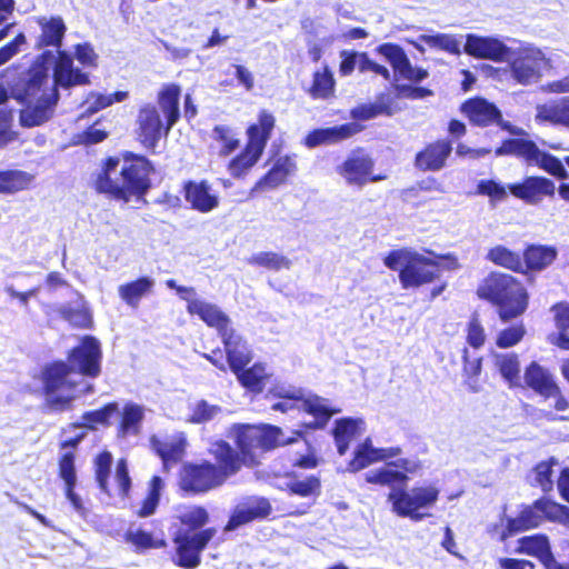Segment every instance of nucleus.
<instances>
[{
	"label": "nucleus",
	"instance_id": "f257e3e1",
	"mask_svg": "<svg viewBox=\"0 0 569 569\" xmlns=\"http://www.w3.org/2000/svg\"><path fill=\"white\" fill-rule=\"evenodd\" d=\"M69 365L56 362L42 372L46 406L51 411H64L72 401L91 390L82 376L97 377L100 373L101 348L90 336L82 339L68 358Z\"/></svg>",
	"mask_w": 569,
	"mask_h": 569
},
{
	"label": "nucleus",
	"instance_id": "f03ea898",
	"mask_svg": "<svg viewBox=\"0 0 569 569\" xmlns=\"http://www.w3.org/2000/svg\"><path fill=\"white\" fill-rule=\"evenodd\" d=\"M12 97L22 108L20 109V124L26 128L41 126L54 112L59 100L58 89L40 71L23 72L18 78L9 76L0 83V104Z\"/></svg>",
	"mask_w": 569,
	"mask_h": 569
},
{
	"label": "nucleus",
	"instance_id": "7ed1b4c3",
	"mask_svg": "<svg viewBox=\"0 0 569 569\" xmlns=\"http://www.w3.org/2000/svg\"><path fill=\"white\" fill-rule=\"evenodd\" d=\"M150 162L143 157L109 158L96 179L101 193L128 202L131 197L142 196L150 187Z\"/></svg>",
	"mask_w": 569,
	"mask_h": 569
},
{
	"label": "nucleus",
	"instance_id": "20e7f679",
	"mask_svg": "<svg viewBox=\"0 0 569 569\" xmlns=\"http://www.w3.org/2000/svg\"><path fill=\"white\" fill-rule=\"evenodd\" d=\"M210 452L218 460L219 467L211 463L192 466L186 469L181 488L186 491L203 492L222 485L226 479L240 470V459L224 441L211 445Z\"/></svg>",
	"mask_w": 569,
	"mask_h": 569
},
{
	"label": "nucleus",
	"instance_id": "39448f33",
	"mask_svg": "<svg viewBox=\"0 0 569 569\" xmlns=\"http://www.w3.org/2000/svg\"><path fill=\"white\" fill-rule=\"evenodd\" d=\"M179 97L180 88L176 84L167 86L159 92L158 103L166 117V126L154 106L146 104L140 108L137 118L138 134L144 147L154 148L162 134H167L177 122L180 114Z\"/></svg>",
	"mask_w": 569,
	"mask_h": 569
},
{
	"label": "nucleus",
	"instance_id": "423d86ee",
	"mask_svg": "<svg viewBox=\"0 0 569 569\" xmlns=\"http://www.w3.org/2000/svg\"><path fill=\"white\" fill-rule=\"evenodd\" d=\"M477 293L498 306L502 321L521 316L528 307L526 289L510 274L491 273L478 287Z\"/></svg>",
	"mask_w": 569,
	"mask_h": 569
},
{
	"label": "nucleus",
	"instance_id": "0eeeda50",
	"mask_svg": "<svg viewBox=\"0 0 569 569\" xmlns=\"http://www.w3.org/2000/svg\"><path fill=\"white\" fill-rule=\"evenodd\" d=\"M385 264L391 270L399 271L403 289L418 288L439 277V264L435 260L408 249L391 251L385 258Z\"/></svg>",
	"mask_w": 569,
	"mask_h": 569
},
{
	"label": "nucleus",
	"instance_id": "6e6552de",
	"mask_svg": "<svg viewBox=\"0 0 569 569\" xmlns=\"http://www.w3.org/2000/svg\"><path fill=\"white\" fill-rule=\"evenodd\" d=\"M34 71L44 74L54 89L89 83L88 76L74 67L71 53L66 50H44L27 70Z\"/></svg>",
	"mask_w": 569,
	"mask_h": 569
},
{
	"label": "nucleus",
	"instance_id": "1a4fd4ad",
	"mask_svg": "<svg viewBox=\"0 0 569 569\" xmlns=\"http://www.w3.org/2000/svg\"><path fill=\"white\" fill-rule=\"evenodd\" d=\"M439 495L440 490L436 485L417 486L410 489L393 488L387 500L397 516L417 522L431 516L429 510L436 506Z\"/></svg>",
	"mask_w": 569,
	"mask_h": 569
},
{
	"label": "nucleus",
	"instance_id": "9d476101",
	"mask_svg": "<svg viewBox=\"0 0 569 569\" xmlns=\"http://www.w3.org/2000/svg\"><path fill=\"white\" fill-rule=\"evenodd\" d=\"M511 78L521 86H530L540 81L551 61L538 47L529 42H518L512 47L508 59Z\"/></svg>",
	"mask_w": 569,
	"mask_h": 569
},
{
	"label": "nucleus",
	"instance_id": "9b49d317",
	"mask_svg": "<svg viewBox=\"0 0 569 569\" xmlns=\"http://www.w3.org/2000/svg\"><path fill=\"white\" fill-rule=\"evenodd\" d=\"M232 433L240 449V455L234 451L240 459V467L254 462L257 449L269 450L293 441L292 438L284 437L281 429L273 426H237Z\"/></svg>",
	"mask_w": 569,
	"mask_h": 569
},
{
	"label": "nucleus",
	"instance_id": "f8f14e48",
	"mask_svg": "<svg viewBox=\"0 0 569 569\" xmlns=\"http://www.w3.org/2000/svg\"><path fill=\"white\" fill-rule=\"evenodd\" d=\"M274 117L267 110L259 113L258 123L248 128V143L244 151L229 162L228 170L232 177H242L259 160L274 128Z\"/></svg>",
	"mask_w": 569,
	"mask_h": 569
},
{
	"label": "nucleus",
	"instance_id": "ddd939ff",
	"mask_svg": "<svg viewBox=\"0 0 569 569\" xmlns=\"http://www.w3.org/2000/svg\"><path fill=\"white\" fill-rule=\"evenodd\" d=\"M545 518L569 525V508L548 499L537 500L532 506L525 508L518 518L507 520L500 539L503 541L519 531L538 527Z\"/></svg>",
	"mask_w": 569,
	"mask_h": 569
},
{
	"label": "nucleus",
	"instance_id": "4468645a",
	"mask_svg": "<svg viewBox=\"0 0 569 569\" xmlns=\"http://www.w3.org/2000/svg\"><path fill=\"white\" fill-rule=\"evenodd\" d=\"M375 161L363 149L350 152L346 160L337 168L338 174L348 186L362 188L368 182L385 180V174H373Z\"/></svg>",
	"mask_w": 569,
	"mask_h": 569
},
{
	"label": "nucleus",
	"instance_id": "2eb2a0df",
	"mask_svg": "<svg viewBox=\"0 0 569 569\" xmlns=\"http://www.w3.org/2000/svg\"><path fill=\"white\" fill-rule=\"evenodd\" d=\"M214 528H208L197 533L179 531L176 535L178 565L188 569H193L200 563V553L216 536Z\"/></svg>",
	"mask_w": 569,
	"mask_h": 569
},
{
	"label": "nucleus",
	"instance_id": "dca6fc26",
	"mask_svg": "<svg viewBox=\"0 0 569 569\" xmlns=\"http://www.w3.org/2000/svg\"><path fill=\"white\" fill-rule=\"evenodd\" d=\"M267 397H276L289 401H301V408L321 420L322 423H326L332 415L340 412V409L330 408L327 399L318 396H309L302 399L300 389L283 383L273 386L268 391Z\"/></svg>",
	"mask_w": 569,
	"mask_h": 569
},
{
	"label": "nucleus",
	"instance_id": "f3484780",
	"mask_svg": "<svg viewBox=\"0 0 569 569\" xmlns=\"http://www.w3.org/2000/svg\"><path fill=\"white\" fill-rule=\"evenodd\" d=\"M461 111L469 118L470 122L476 126L485 127L491 123H498L512 134L523 133L521 129L502 124L501 113L498 108L483 98L469 99L461 106Z\"/></svg>",
	"mask_w": 569,
	"mask_h": 569
},
{
	"label": "nucleus",
	"instance_id": "a211bd4d",
	"mask_svg": "<svg viewBox=\"0 0 569 569\" xmlns=\"http://www.w3.org/2000/svg\"><path fill=\"white\" fill-rule=\"evenodd\" d=\"M512 47L507 46L495 37L468 34L465 44L466 53L480 59L495 62H505Z\"/></svg>",
	"mask_w": 569,
	"mask_h": 569
},
{
	"label": "nucleus",
	"instance_id": "6ab92c4d",
	"mask_svg": "<svg viewBox=\"0 0 569 569\" xmlns=\"http://www.w3.org/2000/svg\"><path fill=\"white\" fill-rule=\"evenodd\" d=\"M377 51L392 66L396 77L413 82H420L428 77L427 70L411 64L406 52L399 46L383 43L377 48Z\"/></svg>",
	"mask_w": 569,
	"mask_h": 569
},
{
	"label": "nucleus",
	"instance_id": "aec40b11",
	"mask_svg": "<svg viewBox=\"0 0 569 569\" xmlns=\"http://www.w3.org/2000/svg\"><path fill=\"white\" fill-rule=\"evenodd\" d=\"M509 191L528 204H539L543 197H553L556 184L545 177H527L522 182L510 184Z\"/></svg>",
	"mask_w": 569,
	"mask_h": 569
},
{
	"label": "nucleus",
	"instance_id": "412c9836",
	"mask_svg": "<svg viewBox=\"0 0 569 569\" xmlns=\"http://www.w3.org/2000/svg\"><path fill=\"white\" fill-rule=\"evenodd\" d=\"M33 21L39 27V34L36 39L34 48H53L61 50L63 38L67 32L64 20L60 16H38Z\"/></svg>",
	"mask_w": 569,
	"mask_h": 569
},
{
	"label": "nucleus",
	"instance_id": "4be33fe9",
	"mask_svg": "<svg viewBox=\"0 0 569 569\" xmlns=\"http://www.w3.org/2000/svg\"><path fill=\"white\" fill-rule=\"evenodd\" d=\"M187 311L191 316H198L209 327L216 328L220 336L231 328L229 317L217 305L206 301L197 295L189 299Z\"/></svg>",
	"mask_w": 569,
	"mask_h": 569
},
{
	"label": "nucleus",
	"instance_id": "5701e85b",
	"mask_svg": "<svg viewBox=\"0 0 569 569\" xmlns=\"http://www.w3.org/2000/svg\"><path fill=\"white\" fill-rule=\"evenodd\" d=\"M184 197L192 209L202 213L214 210L220 202L218 192L206 180L187 182Z\"/></svg>",
	"mask_w": 569,
	"mask_h": 569
},
{
	"label": "nucleus",
	"instance_id": "b1692460",
	"mask_svg": "<svg viewBox=\"0 0 569 569\" xmlns=\"http://www.w3.org/2000/svg\"><path fill=\"white\" fill-rule=\"evenodd\" d=\"M401 453L399 447L375 448L369 438L359 445L353 459L349 462L348 470L357 472L375 462L386 461Z\"/></svg>",
	"mask_w": 569,
	"mask_h": 569
},
{
	"label": "nucleus",
	"instance_id": "393cba45",
	"mask_svg": "<svg viewBox=\"0 0 569 569\" xmlns=\"http://www.w3.org/2000/svg\"><path fill=\"white\" fill-rule=\"evenodd\" d=\"M152 449L162 459L164 469L178 462L186 449L187 440L182 432L166 436H152L150 439Z\"/></svg>",
	"mask_w": 569,
	"mask_h": 569
},
{
	"label": "nucleus",
	"instance_id": "a878e982",
	"mask_svg": "<svg viewBox=\"0 0 569 569\" xmlns=\"http://www.w3.org/2000/svg\"><path fill=\"white\" fill-rule=\"evenodd\" d=\"M271 511L269 501L264 498H252L238 505L230 516L224 531H232L257 518L267 517Z\"/></svg>",
	"mask_w": 569,
	"mask_h": 569
},
{
	"label": "nucleus",
	"instance_id": "bb28decb",
	"mask_svg": "<svg viewBox=\"0 0 569 569\" xmlns=\"http://www.w3.org/2000/svg\"><path fill=\"white\" fill-rule=\"evenodd\" d=\"M224 345L227 360L232 372H239L251 360V352L247 342L238 335L233 328H230L220 336Z\"/></svg>",
	"mask_w": 569,
	"mask_h": 569
},
{
	"label": "nucleus",
	"instance_id": "cd10ccee",
	"mask_svg": "<svg viewBox=\"0 0 569 569\" xmlns=\"http://www.w3.org/2000/svg\"><path fill=\"white\" fill-rule=\"evenodd\" d=\"M359 131H361V127L355 122L316 129L306 137L305 143L309 148L321 144H333L352 137Z\"/></svg>",
	"mask_w": 569,
	"mask_h": 569
},
{
	"label": "nucleus",
	"instance_id": "c85d7f7f",
	"mask_svg": "<svg viewBox=\"0 0 569 569\" xmlns=\"http://www.w3.org/2000/svg\"><path fill=\"white\" fill-rule=\"evenodd\" d=\"M518 552L537 557L546 569H569L555 560L546 536L537 535L521 538Z\"/></svg>",
	"mask_w": 569,
	"mask_h": 569
},
{
	"label": "nucleus",
	"instance_id": "c756f323",
	"mask_svg": "<svg viewBox=\"0 0 569 569\" xmlns=\"http://www.w3.org/2000/svg\"><path fill=\"white\" fill-rule=\"evenodd\" d=\"M535 119L538 122H549L569 129V96L548 103L538 104Z\"/></svg>",
	"mask_w": 569,
	"mask_h": 569
},
{
	"label": "nucleus",
	"instance_id": "7c9ffc66",
	"mask_svg": "<svg viewBox=\"0 0 569 569\" xmlns=\"http://www.w3.org/2000/svg\"><path fill=\"white\" fill-rule=\"evenodd\" d=\"M451 150L452 147L449 141H437L417 154V166L423 170L438 171L445 166Z\"/></svg>",
	"mask_w": 569,
	"mask_h": 569
},
{
	"label": "nucleus",
	"instance_id": "2f4dec72",
	"mask_svg": "<svg viewBox=\"0 0 569 569\" xmlns=\"http://www.w3.org/2000/svg\"><path fill=\"white\" fill-rule=\"evenodd\" d=\"M366 430V423L361 418H342L336 421L333 430L338 452L342 456L347 452L349 443L361 436Z\"/></svg>",
	"mask_w": 569,
	"mask_h": 569
},
{
	"label": "nucleus",
	"instance_id": "473e14b6",
	"mask_svg": "<svg viewBox=\"0 0 569 569\" xmlns=\"http://www.w3.org/2000/svg\"><path fill=\"white\" fill-rule=\"evenodd\" d=\"M57 311L64 320L74 327L88 328L92 323L91 312L82 296L78 295L74 301L60 305Z\"/></svg>",
	"mask_w": 569,
	"mask_h": 569
},
{
	"label": "nucleus",
	"instance_id": "72a5a7b5",
	"mask_svg": "<svg viewBox=\"0 0 569 569\" xmlns=\"http://www.w3.org/2000/svg\"><path fill=\"white\" fill-rule=\"evenodd\" d=\"M525 381L528 387L533 389L542 397L556 392L557 383L555 382L552 375L536 362H532L526 369Z\"/></svg>",
	"mask_w": 569,
	"mask_h": 569
},
{
	"label": "nucleus",
	"instance_id": "f704fd0d",
	"mask_svg": "<svg viewBox=\"0 0 569 569\" xmlns=\"http://www.w3.org/2000/svg\"><path fill=\"white\" fill-rule=\"evenodd\" d=\"M144 418V408L140 405L128 402L121 411V421L118 427V436L126 438L128 436H138L141 423Z\"/></svg>",
	"mask_w": 569,
	"mask_h": 569
},
{
	"label": "nucleus",
	"instance_id": "c9c22d12",
	"mask_svg": "<svg viewBox=\"0 0 569 569\" xmlns=\"http://www.w3.org/2000/svg\"><path fill=\"white\" fill-rule=\"evenodd\" d=\"M153 287V279L149 277H142L134 281L120 284L118 288V293L128 306L138 308L140 300L150 293Z\"/></svg>",
	"mask_w": 569,
	"mask_h": 569
},
{
	"label": "nucleus",
	"instance_id": "e433bc0d",
	"mask_svg": "<svg viewBox=\"0 0 569 569\" xmlns=\"http://www.w3.org/2000/svg\"><path fill=\"white\" fill-rule=\"evenodd\" d=\"M241 385L252 392H261L270 381L272 373L262 363H256L247 370L234 372Z\"/></svg>",
	"mask_w": 569,
	"mask_h": 569
},
{
	"label": "nucleus",
	"instance_id": "4c0bfd02",
	"mask_svg": "<svg viewBox=\"0 0 569 569\" xmlns=\"http://www.w3.org/2000/svg\"><path fill=\"white\" fill-rule=\"evenodd\" d=\"M538 149V146L531 140L508 139L496 150V156H517L525 159L530 166L532 164V160L535 159Z\"/></svg>",
	"mask_w": 569,
	"mask_h": 569
},
{
	"label": "nucleus",
	"instance_id": "58836bf2",
	"mask_svg": "<svg viewBox=\"0 0 569 569\" xmlns=\"http://www.w3.org/2000/svg\"><path fill=\"white\" fill-rule=\"evenodd\" d=\"M365 480L368 483L390 487L392 490L396 488V483H407L408 477L405 472L393 469L391 462H389L385 467L376 468L366 472Z\"/></svg>",
	"mask_w": 569,
	"mask_h": 569
},
{
	"label": "nucleus",
	"instance_id": "ea45409f",
	"mask_svg": "<svg viewBox=\"0 0 569 569\" xmlns=\"http://www.w3.org/2000/svg\"><path fill=\"white\" fill-rule=\"evenodd\" d=\"M419 42L433 49L443 50L452 54H460L461 42L452 34L433 33L419 36L418 42L413 44L419 51L423 52L425 49Z\"/></svg>",
	"mask_w": 569,
	"mask_h": 569
},
{
	"label": "nucleus",
	"instance_id": "a19ab883",
	"mask_svg": "<svg viewBox=\"0 0 569 569\" xmlns=\"http://www.w3.org/2000/svg\"><path fill=\"white\" fill-rule=\"evenodd\" d=\"M553 312L556 333L550 336V342L560 349L569 350V306H556Z\"/></svg>",
	"mask_w": 569,
	"mask_h": 569
},
{
	"label": "nucleus",
	"instance_id": "79ce46f5",
	"mask_svg": "<svg viewBox=\"0 0 569 569\" xmlns=\"http://www.w3.org/2000/svg\"><path fill=\"white\" fill-rule=\"evenodd\" d=\"M248 262L252 266L263 267L271 271H279L282 269H290L291 260L278 252L273 251H260L253 253Z\"/></svg>",
	"mask_w": 569,
	"mask_h": 569
},
{
	"label": "nucleus",
	"instance_id": "37998d69",
	"mask_svg": "<svg viewBox=\"0 0 569 569\" xmlns=\"http://www.w3.org/2000/svg\"><path fill=\"white\" fill-rule=\"evenodd\" d=\"M33 177L24 171L10 170L0 172V193H13L27 189Z\"/></svg>",
	"mask_w": 569,
	"mask_h": 569
},
{
	"label": "nucleus",
	"instance_id": "c03bdc74",
	"mask_svg": "<svg viewBox=\"0 0 569 569\" xmlns=\"http://www.w3.org/2000/svg\"><path fill=\"white\" fill-rule=\"evenodd\" d=\"M127 97V91H117L114 93L108 94L91 92L84 100L82 108L84 109V112L92 114L113 104L114 102H121L126 100Z\"/></svg>",
	"mask_w": 569,
	"mask_h": 569
},
{
	"label": "nucleus",
	"instance_id": "a18cd8bd",
	"mask_svg": "<svg viewBox=\"0 0 569 569\" xmlns=\"http://www.w3.org/2000/svg\"><path fill=\"white\" fill-rule=\"evenodd\" d=\"M531 166H537L538 168L542 169L547 173L558 179L566 180L569 178V172L565 168L562 161L559 158L552 156L551 153H548L540 149H538V151L536 152Z\"/></svg>",
	"mask_w": 569,
	"mask_h": 569
},
{
	"label": "nucleus",
	"instance_id": "49530a36",
	"mask_svg": "<svg viewBox=\"0 0 569 569\" xmlns=\"http://www.w3.org/2000/svg\"><path fill=\"white\" fill-rule=\"evenodd\" d=\"M176 517L192 530L203 527L209 520L207 510L199 506H179L176 509Z\"/></svg>",
	"mask_w": 569,
	"mask_h": 569
},
{
	"label": "nucleus",
	"instance_id": "de8ad7c7",
	"mask_svg": "<svg viewBox=\"0 0 569 569\" xmlns=\"http://www.w3.org/2000/svg\"><path fill=\"white\" fill-rule=\"evenodd\" d=\"M557 251L551 247H530L525 252V261L529 269L541 270L548 267L556 259Z\"/></svg>",
	"mask_w": 569,
	"mask_h": 569
},
{
	"label": "nucleus",
	"instance_id": "09e8293b",
	"mask_svg": "<svg viewBox=\"0 0 569 569\" xmlns=\"http://www.w3.org/2000/svg\"><path fill=\"white\" fill-rule=\"evenodd\" d=\"M487 259L497 266L519 271L522 268V258L519 253L509 250L503 246H496L487 253Z\"/></svg>",
	"mask_w": 569,
	"mask_h": 569
},
{
	"label": "nucleus",
	"instance_id": "8fccbe9b",
	"mask_svg": "<svg viewBox=\"0 0 569 569\" xmlns=\"http://www.w3.org/2000/svg\"><path fill=\"white\" fill-rule=\"evenodd\" d=\"M495 366L501 376L510 383L519 379L520 365L515 353H495Z\"/></svg>",
	"mask_w": 569,
	"mask_h": 569
},
{
	"label": "nucleus",
	"instance_id": "3c124183",
	"mask_svg": "<svg viewBox=\"0 0 569 569\" xmlns=\"http://www.w3.org/2000/svg\"><path fill=\"white\" fill-rule=\"evenodd\" d=\"M212 138L219 146V154L228 156L239 147L237 133L228 126H217L212 131Z\"/></svg>",
	"mask_w": 569,
	"mask_h": 569
},
{
	"label": "nucleus",
	"instance_id": "603ef678",
	"mask_svg": "<svg viewBox=\"0 0 569 569\" xmlns=\"http://www.w3.org/2000/svg\"><path fill=\"white\" fill-rule=\"evenodd\" d=\"M335 89V80L330 70L326 67L321 71H316L313 74V83L310 89V94L316 99H326L330 97Z\"/></svg>",
	"mask_w": 569,
	"mask_h": 569
},
{
	"label": "nucleus",
	"instance_id": "864d4df0",
	"mask_svg": "<svg viewBox=\"0 0 569 569\" xmlns=\"http://www.w3.org/2000/svg\"><path fill=\"white\" fill-rule=\"evenodd\" d=\"M118 411L117 403H109L101 409L83 413L81 427L94 428L96 425H103Z\"/></svg>",
	"mask_w": 569,
	"mask_h": 569
},
{
	"label": "nucleus",
	"instance_id": "5fc2aeb1",
	"mask_svg": "<svg viewBox=\"0 0 569 569\" xmlns=\"http://www.w3.org/2000/svg\"><path fill=\"white\" fill-rule=\"evenodd\" d=\"M220 413L221 408L219 406L211 405L206 400H201L193 407L189 421L192 423H203L214 419Z\"/></svg>",
	"mask_w": 569,
	"mask_h": 569
},
{
	"label": "nucleus",
	"instance_id": "6e6d98bb",
	"mask_svg": "<svg viewBox=\"0 0 569 569\" xmlns=\"http://www.w3.org/2000/svg\"><path fill=\"white\" fill-rule=\"evenodd\" d=\"M163 488V481L160 477H153L150 482V491L146 498L142 508L139 510L140 517L152 515L158 506L160 492Z\"/></svg>",
	"mask_w": 569,
	"mask_h": 569
},
{
	"label": "nucleus",
	"instance_id": "4d7b16f0",
	"mask_svg": "<svg viewBox=\"0 0 569 569\" xmlns=\"http://www.w3.org/2000/svg\"><path fill=\"white\" fill-rule=\"evenodd\" d=\"M557 465V462L551 459L549 461H542L537 465L535 468V482L543 490V491H550L553 488V480H552V466Z\"/></svg>",
	"mask_w": 569,
	"mask_h": 569
},
{
	"label": "nucleus",
	"instance_id": "13d9d810",
	"mask_svg": "<svg viewBox=\"0 0 569 569\" xmlns=\"http://www.w3.org/2000/svg\"><path fill=\"white\" fill-rule=\"evenodd\" d=\"M525 328L522 323H517L505 330H501L498 336L496 343L499 348H510L517 345L525 336Z\"/></svg>",
	"mask_w": 569,
	"mask_h": 569
},
{
	"label": "nucleus",
	"instance_id": "bf43d9fd",
	"mask_svg": "<svg viewBox=\"0 0 569 569\" xmlns=\"http://www.w3.org/2000/svg\"><path fill=\"white\" fill-rule=\"evenodd\" d=\"M112 462L111 453L104 451L96 458V478L102 491L108 492V477Z\"/></svg>",
	"mask_w": 569,
	"mask_h": 569
},
{
	"label": "nucleus",
	"instance_id": "052dcab7",
	"mask_svg": "<svg viewBox=\"0 0 569 569\" xmlns=\"http://www.w3.org/2000/svg\"><path fill=\"white\" fill-rule=\"evenodd\" d=\"M59 475L67 486H76L77 476L74 469V456L71 452L64 453L59 461Z\"/></svg>",
	"mask_w": 569,
	"mask_h": 569
},
{
	"label": "nucleus",
	"instance_id": "680f3d73",
	"mask_svg": "<svg viewBox=\"0 0 569 569\" xmlns=\"http://www.w3.org/2000/svg\"><path fill=\"white\" fill-rule=\"evenodd\" d=\"M319 480L315 477H308L303 480H295L289 485V489L292 493L309 497L319 491Z\"/></svg>",
	"mask_w": 569,
	"mask_h": 569
},
{
	"label": "nucleus",
	"instance_id": "e2e57ef3",
	"mask_svg": "<svg viewBox=\"0 0 569 569\" xmlns=\"http://www.w3.org/2000/svg\"><path fill=\"white\" fill-rule=\"evenodd\" d=\"M481 358H475L470 360L468 358V350L463 349V372L465 376L468 378V385L471 388L472 391H478V388L476 387V380L480 372H481Z\"/></svg>",
	"mask_w": 569,
	"mask_h": 569
},
{
	"label": "nucleus",
	"instance_id": "0e129e2a",
	"mask_svg": "<svg viewBox=\"0 0 569 569\" xmlns=\"http://www.w3.org/2000/svg\"><path fill=\"white\" fill-rule=\"evenodd\" d=\"M477 192L490 197L492 201H501L507 197L506 188L493 180H481Z\"/></svg>",
	"mask_w": 569,
	"mask_h": 569
},
{
	"label": "nucleus",
	"instance_id": "69168bd1",
	"mask_svg": "<svg viewBox=\"0 0 569 569\" xmlns=\"http://www.w3.org/2000/svg\"><path fill=\"white\" fill-rule=\"evenodd\" d=\"M543 398L549 401V406L553 407L559 413L557 419L569 420V401L562 396L558 386L556 387V392L546 395Z\"/></svg>",
	"mask_w": 569,
	"mask_h": 569
},
{
	"label": "nucleus",
	"instance_id": "338daca9",
	"mask_svg": "<svg viewBox=\"0 0 569 569\" xmlns=\"http://www.w3.org/2000/svg\"><path fill=\"white\" fill-rule=\"evenodd\" d=\"M286 179L287 178H284L281 170L273 166L272 169L256 183L252 191H257L263 188H276L277 186L284 182Z\"/></svg>",
	"mask_w": 569,
	"mask_h": 569
},
{
	"label": "nucleus",
	"instance_id": "774afa93",
	"mask_svg": "<svg viewBox=\"0 0 569 569\" xmlns=\"http://www.w3.org/2000/svg\"><path fill=\"white\" fill-rule=\"evenodd\" d=\"M76 59L83 66H96L98 56L89 43H79L74 46Z\"/></svg>",
	"mask_w": 569,
	"mask_h": 569
}]
</instances>
